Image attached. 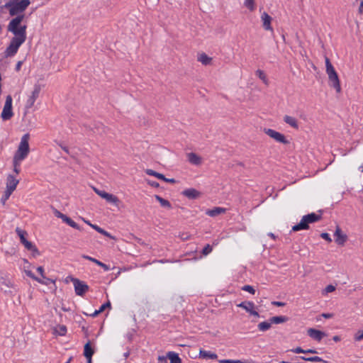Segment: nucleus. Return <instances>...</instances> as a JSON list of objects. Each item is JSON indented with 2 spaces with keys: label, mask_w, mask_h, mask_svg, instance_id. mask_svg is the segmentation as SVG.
Listing matches in <instances>:
<instances>
[{
  "label": "nucleus",
  "mask_w": 363,
  "mask_h": 363,
  "mask_svg": "<svg viewBox=\"0 0 363 363\" xmlns=\"http://www.w3.org/2000/svg\"><path fill=\"white\" fill-rule=\"evenodd\" d=\"M288 318L286 316H274L269 319L272 324H279L286 322Z\"/></svg>",
  "instance_id": "obj_28"
},
{
  "label": "nucleus",
  "mask_w": 363,
  "mask_h": 363,
  "mask_svg": "<svg viewBox=\"0 0 363 363\" xmlns=\"http://www.w3.org/2000/svg\"><path fill=\"white\" fill-rule=\"evenodd\" d=\"M264 132L271 138L274 139L275 141L287 145L289 143V141L286 140L285 135L279 132H277L271 128H264Z\"/></svg>",
  "instance_id": "obj_8"
},
{
  "label": "nucleus",
  "mask_w": 363,
  "mask_h": 363,
  "mask_svg": "<svg viewBox=\"0 0 363 363\" xmlns=\"http://www.w3.org/2000/svg\"><path fill=\"white\" fill-rule=\"evenodd\" d=\"M24 18L25 15H18L10 21L7 30L13 34L14 37L12 38L26 41L27 26L21 24Z\"/></svg>",
  "instance_id": "obj_1"
},
{
  "label": "nucleus",
  "mask_w": 363,
  "mask_h": 363,
  "mask_svg": "<svg viewBox=\"0 0 363 363\" xmlns=\"http://www.w3.org/2000/svg\"><path fill=\"white\" fill-rule=\"evenodd\" d=\"M41 91V86L39 84H35L33 86V90L31 92L30 96L28 97L26 108H30L33 106L36 99L38 98L40 92Z\"/></svg>",
  "instance_id": "obj_11"
},
{
  "label": "nucleus",
  "mask_w": 363,
  "mask_h": 363,
  "mask_svg": "<svg viewBox=\"0 0 363 363\" xmlns=\"http://www.w3.org/2000/svg\"><path fill=\"white\" fill-rule=\"evenodd\" d=\"M310 353V354H315L317 353V351L315 350L309 349L305 351V354Z\"/></svg>",
  "instance_id": "obj_60"
},
{
  "label": "nucleus",
  "mask_w": 363,
  "mask_h": 363,
  "mask_svg": "<svg viewBox=\"0 0 363 363\" xmlns=\"http://www.w3.org/2000/svg\"><path fill=\"white\" fill-rule=\"evenodd\" d=\"M272 325L271 321L269 320V322L264 321L258 324L257 328L259 330L264 332L268 330Z\"/></svg>",
  "instance_id": "obj_30"
},
{
  "label": "nucleus",
  "mask_w": 363,
  "mask_h": 363,
  "mask_svg": "<svg viewBox=\"0 0 363 363\" xmlns=\"http://www.w3.org/2000/svg\"><path fill=\"white\" fill-rule=\"evenodd\" d=\"M322 316L324 317L325 318H330L333 317V313H323Z\"/></svg>",
  "instance_id": "obj_57"
},
{
  "label": "nucleus",
  "mask_w": 363,
  "mask_h": 363,
  "mask_svg": "<svg viewBox=\"0 0 363 363\" xmlns=\"http://www.w3.org/2000/svg\"><path fill=\"white\" fill-rule=\"evenodd\" d=\"M261 20L262 21V26L266 30H273V28L271 26L272 18L267 12L262 13L261 16Z\"/></svg>",
  "instance_id": "obj_15"
},
{
  "label": "nucleus",
  "mask_w": 363,
  "mask_h": 363,
  "mask_svg": "<svg viewBox=\"0 0 363 363\" xmlns=\"http://www.w3.org/2000/svg\"><path fill=\"white\" fill-rule=\"evenodd\" d=\"M30 4V0H21L18 1H9V2L5 4V8L9 10L10 16H17L18 15H23L22 13Z\"/></svg>",
  "instance_id": "obj_2"
},
{
  "label": "nucleus",
  "mask_w": 363,
  "mask_h": 363,
  "mask_svg": "<svg viewBox=\"0 0 363 363\" xmlns=\"http://www.w3.org/2000/svg\"><path fill=\"white\" fill-rule=\"evenodd\" d=\"M82 258L85 259H87V260H89L95 264H96L98 265V263H99L101 261L94 258V257H91L90 256H88V255H83L82 256Z\"/></svg>",
  "instance_id": "obj_41"
},
{
  "label": "nucleus",
  "mask_w": 363,
  "mask_h": 363,
  "mask_svg": "<svg viewBox=\"0 0 363 363\" xmlns=\"http://www.w3.org/2000/svg\"><path fill=\"white\" fill-rule=\"evenodd\" d=\"M93 354H94V350L91 348L90 342H88L84 345V355L87 359L88 362H90V359H91Z\"/></svg>",
  "instance_id": "obj_23"
},
{
  "label": "nucleus",
  "mask_w": 363,
  "mask_h": 363,
  "mask_svg": "<svg viewBox=\"0 0 363 363\" xmlns=\"http://www.w3.org/2000/svg\"><path fill=\"white\" fill-rule=\"evenodd\" d=\"M91 227L96 230L98 233L104 235V236H106L109 238L114 239V237H113L109 233L104 230L103 228H100L97 225H91Z\"/></svg>",
  "instance_id": "obj_29"
},
{
  "label": "nucleus",
  "mask_w": 363,
  "mask_h": 363,
  "mask_svg": "<svg viewBox=\"0 0 363 363\" xmlns=\"http://www.w3.org/2000/svg\"><path fill=\"white\" fill-rule=\"evenodd\" d=\"M199 355L200 357H202L203 359H216L218 357V355L216 353H213L210 351H206L203 350H200Z\"/></svg>",
  "instance_id": "obj_24"
},
{
  "label": "nucleus",
  "mask_w": 363,
  "mask_h": 363,
  "mask_svg": "<svg viewBox=\"0 0 363 363\" xmlns=\"http://www.w3.org/2000/svg\"><path fill=\"white\" fill-rule=\"evenodd\" d=\"M98 265L102 267L105 271H108L110 269L109 267L106 265V264L100 262L98 263Z\"/></svg>",
  "instance_id": "obj_50"
},
{
  "label": "nucleus",
  "mask_w": 363,
  "mask_h": 363,
  "mask_svg": "<svg viewBox=\"0 0 363 363\" xmlns=\"http://www.w3.org/2000/svg\"><path fill=\"white\" fill-rule=\"evenodd\" d=\"M334 235L335 237V242L339 245H344L347 240V235L342 233L339 226L336 227Z\"/></svg>",
  "instance_id": "obj_14"
},
{
  "label": "nucleus",
  "mask_w": 363,
  "mask_h": 363,
  "mask_svg": "<svg viewBox=\"0 0 363 363\" xmlns=\"http://www.w3.org/2000/svg\"><path fill=\"white\" fill-rule=\"evenodd\" d=\"M54 214H55V216L56 217L60 218V216L62 214V213H61V212H60V211H59L58 210L55 209V210L54 211Z\"/></svg>",
  "instance_id": "obj_58"
},
{
  "label": "nucleus",
  "mask_w": 363,
  "mask_h": 363,
  "mask_svg": "<svg viewBox=\"0 0 363 363\" xmlns=\"http://www.w3.org/2000/svg\"><path fill=\"white\" fill-rule=\"evenodd\" d=\"M37 271L39 272V274H40V276H41L42 277L45 278V277H44V269H43V267H41V266H40V267H38L37 268Z\"/></svg>",
  "instance_id": "obj_51"
},
{
  "label": "nucleus",
  "mask_w": 363,
  "mask_h": 363,
  "mask_svg": "<svg viewBox=\"0 0 363 363\" xmlns=\"http://www.w3.org/2000/svg\"><path fill=\"white\" fill-rule=\"evenodd\" d=\"M29 138L30 135L28 133L24 134L22 136L13 159L22 162L27 157L30 152Z\"/></svg>",
  "instance_id": "obj_3"
},
{
  "label": "nucleus",
  "mask_w": 363,
  "mask_h": 363,
  "mask_svg": "<svg viewBox=\"0 0 363 363\" xmlns=\"http://www.w3.org/2000/svg\"><path fill=\"white\" fill-rule=\"evenodd\" d=\"M250 314L252 315H254L255 317H259V313L257 311H255L254 309L251 311V313Z\"/></svg>",
  "instance_id": "obj_59"
},
{
  "label": "nucleus",
  "mask_w": 363,
  "mask_h": 363,
  "mask_svg": "<svg viewBox=\"0 0 363 363\" xmlns=\"http://www.w3.org/2000/svg\"><path fill=\"white\" fill-rule=\"evenodd\" d=\"M335 290V287L333 285H328L325 289V291L326 293H330V292H333Z\"/></svg>",
  "instance_id": "obj_46"
},
{
  "label": "nucleus",
  "mask_w": 363,
  "mask_h": 363,
  "mask_svg": "<svg viewBox=\"0 0 363 363\" xmlns=\"http://www.w3.org/2000/svg\"><path fill=\"white\" fill-rule=\"evenodd\" d=\"M69 279L72 281L74 284V291L77 296H82L89 290V286L83 281L79 279L69 277Z\"/></svg>",
  "instance_id": "obj_7"
},
{
  "label": "nucleus",
  "mask_w": 363,
  "mask_h": 363,
  "mask_svg": "<svg viewBox=\"0 0 363 363\" xmlns=\"http://www.w3.org/2000/svg\"><path fill=\"white\" fill-rule=\"evenodd\" d=\"M220 363H235V360L232 359H221L219 360Z\"/></svg>",
  "instance_id": "obj_55"
},
{
  "label": "nucleus",
  "mask_w": 363,
  "mask_h": 363,
  "mask_svg": "<svg viewBox=\"0 0 363 363\" xmlns=\"http://www.w3.org/2000/svg\"><path fill=\"white\" fill-rule=\"evenodd\" d=\"M93 189L97 195L101 196L102 199H104L107 202L113 203L116 206H118L120 200L116 196L107 193L104 191L99 190L95 187H93Z\"/></svg>",
  "instance_id": "obj_9"
},
{
  "label": "nucleus",
  "mask_w": 363,
  "mask_h": 363,
  "mask_svg": "<svg viewBox=\"0 0 363 363\" xmlns=\"http://www.w3.org/2000/svg\"><path fill=\"white\" fill-rule=\"evenodd\" d=\"M333 340L335 342H339L340 340V337L337 335H335L333 337Z\"/></svg>",
  "instance_id": "obj_64"
},
{
  "label": "nucleus",
  "mask_w": 363,
  "mask_h": 363,
  "mask_svg": "<svg viewBox=\"0 0 363 363\" xmlns=\"http://www.w3.org/2000/svg\"><path fill=\"white\" fill-rule=\"evenodd\" d=\"M59 218H61L63 222L66 223L69 217L62 213Z\"/></svg>",
  "instance_id": "obj_56"
},
{
  "label": "nucleus",
  "mask_w": 363,
  "mask_h": 363,
  "mask_svg": "<svg viewBox=\"0 0 363 363\" xmlns=\"http://www.w3.org/2000/svg\"><path fill=\"white\" fill-rule=\"evenodd\" d=\"M18 183L19 180L17 179L14 175L9 174L6 178V190L13 192L16 190Z\"/></svg>",
  "instance_id": "obj_13"
},
{
  "label": "nucleus",
  "mask_w": 363,
  "mask_h": 363,
  "mask_svg": "<svg viewBox=\"0 0 363 363\" xmlns=\"http://www.w3.org/2000/svg\"><path fill=\"white\" fill-rule=\"evenodd\" d=\"M101 312V311L99 309V310H96L94 313L91 315L93 317H95L96 315H98Z\"/></svg>",
  "instance_id": "obj_63"
},
{
  "label": "nucleus",
  "mask_w": 363,
  "mask_h": 363,
  "mask_svg": "<svg viewBox=\"0 0 363 363\" xmlns=\"http://www.w3.org/2000/svg\"><path fill=\"white\" fill-rule=\"evenodd\" d=\"M60 146L61 147V148H62V150H63L66 153H67V154H69V149H68V147H66V146H63V145H60Z\"/></svg>",
  "instance_id": "obj_62"
},
{
  "label": "nucleus",
  "mask_w": 363,
  "mask_h": 363,
  "mask_svg": "<svg viewBox=\"0 0 363 363\" xmlns=\"http://www.w3.org/2000/svg\"><path fill=\"white\" fill-rule=\"evenodd\" d=\"M308 362H325L322 358L314 356L308 357Z\"/></svg>",
  "instance_id": "obj_45"
},
{
  "label": "nucleus",
  "mask_w": 363,
  "mask_h": 363,
  "mask_svg": "<svg viewBox=\"0 0 363 363\" xmlns=\"http://www.w3.org/2000/svg\"><path fill=\"white\" fill-rule=\"evenodd\" d=\"M244 5L251 11L255 9V0H245Z\"/></svg>",
  "instance_id": "obj_36"
},
{
  "label": "nucleus",
  "mask_w": 363,
  "mask_h": 363,
  "mask_svg": "<svg viewBox=\"0 0 363 363\" xmlns=\"http://www.w3.org/2000/svg\"><path fill=\"white\" fill-rule=\"evenodd\" d=\"M108 307V308L111 307V303L109 301L106 303H104L102 306H101L99 310L101 311V312H103Z\"/></svg>",
  "instance_id": "obj_49"
},
{
  "label": "nucleus",
  "mask_w": 363,
  "mask_h": 363,
  "mask_svg": "<svg viewBox=\"0 0 363 363\" xmlns=\"http://www.w3.org/2000/svg\"><path fill=\"white\" fill-rule=\"evenodd\" d=\"M226 209L221 207H215L213 209L208 210L206 214L211 217H216L221 213H225Z\"/></svg>",
  "instance_id": "obj_21"
},
{
  "label": "nucleus",
  "mask_w": 363,
  "mask_h": 363,
  "mask_svg": "<svg viewBox=\"0 0 363 363\" xmlns=\"http://www.w3.org/2000/svg\"><path fill=\"white\" fill-rule=\"evenodd\" d=\"M256 75L266 84V85H268L269 84V81H268V79L265 74V73L261 70V69H257L256 71Z\"/></svg>",
  "instance_id": "obj_33"
},
{
  "label": "nucleus",
  "mask_w": 363,
  "mask_h": 363,
  "mask_svg": "<svg viewBox=\"0 0 363 363\" xmlns=\"http://www.w3.org/2000/svg\"><path fill=\"white\" fill-rule=\"evenodd\" d=\"M321 219V216L315 213H311L303 216L299 223L292 227L293 231H298L301 230H307L309 228L308 224L315 223Z\"/></svg>",
  "instance_id": "obj_5"
},
{
  "label": "nucleus",
  "mask_w": 363,
  "mask_h": 363,
  "mask_svg": "<svg viewBox=\"0 0 363 363\" xmlns=\"http://www.w3.org/2000/svg\"><path fill=\"white\" fill-rule=\"evenodd\" d=\"M237 306L243 308L249 313L255 308V304L252 301H243L238 304Z\"/></svg>",
  "instance_id": "obj_22"
},
{
  "label": "nucleus",
  "mask_w": 363,
  "mask_h": 363,
  "mask_svg": "<svg viewBox=\"0 0 363 363\" xmlns=\"http://www.w3.org/2000/svg\"><path fill=\"white\" fill-rule=\"evenodd\" d=\"M20 40L12 38L11 40L9 45L7 47L5 51L6 57L13 56L18 51L19 47L24 43Z\"/></svg>",
  "instance_id": "obj_10"
},
{
  "label": "nucleus",
  "mask_w": 363,
  "mask_h": 363,
  "mask_svg": "<svg viewBox=\"0 0 363 363\" xmlns=\"http://www.w3.org/2000/svg\"><path fill=\"white\" fill-rule=\"evenodd\" d=\"M212 250V247L209 244H208L203 249L202 254L203 255H208L210 252H211Z\"/></svg>",
  "instance_id": "obj_40"
},
{
  "label": "nucleus",
  "mask_w": 363,
  "mask_h": 363,
  "mask_svg": "<svg viewBox=\"0 0 363 363\" xmlns=\"http://www.w3.org/2000/svg\"><path fill=\"white\" fill-rule=\"evenodd\" d=\"M66 223L74 229L79 230H81L79 225L77 223H75L74 220H72L70 218H68Z\"/></svg>",
  "instance_id": "obj_38"
},
{
  "label": "nucleus",
  "mask_w": 363,
  "mask_h": 363,
  "mask_svg": "<svg viewBox=\"0 0 363 363\" xmlns=\"http://www.w3.org/2000/svg\"><path fill=\"white\" fill-rule=\"evenodd\" d=\"M13 283L9 280L6 279L3 277L0 278V289L4 291L6 294H11V291L10 290L13 288Z\"/></svg>",
  "instance_id": "obj_16"
},
{
  "label": "nucleus",
  "mask_w": 363,
  "mask_h": 363,
  "mask_svg": "<svg viewBox=\"0 0 363 363\" xmlns=\"http://www.w3.org/2000/svg\"><path fill=\"white\" fill-rule=\"evenodd\" d=\"M284 121L286 124H288L289 125H290L291 127H292V128H294L295 129H298V121H297L296 118H295L294 117L286 115L284 117Z\"/></svg>",
  "instance_id": "obj_20"
},
{
  "label": "nucleus",
  "mask_w": 363,
  "mask_h": 363,
  "mask_svg": "<svg viewBox=\"0 0 363 363\" xmlns=\"http://www.w3.org/2000/svg\"><path fill=\"white\" fill-rule=\"evenodd\" d=\"M167 357L170 361V363H182V359L179 357L178 354L174 352H169L167 354Z\"/></svg>",
  "instance_id": "obj_25"
},
{
  "label": "nucleus",
  "mask_w": 363,
  "mask_h": 363,
  "mask_svg": "<svg viewBox=\"0 0 363 363\" xmlns=\"http://www.w3.org/2000/svg\"><path fill=\"white\" fill-rule=\"evenodd\" d=\"M25 273L26 274V275L29 277H30L31 279L35 280L36 281H38V283H40L42 284H48V281H44L43 280H41L40 279L38 278L37 277H35L33 273L30 271V270H25Z\"/></svg>",
  "instance_id": "obj_34"
},
{
  "label": "nucleus",
  "mask_w": 363,
  "mask_h": 363,
  "mask_svg": "<svg viewBox=\"0 0 363 363\" xmlns=\"http://www.w3.org/2000/svg\"><path fill=\"white\" fill-rule=\"evenodd\" d=\"M187 158L189 162L194 165H199L201 164L202 159L200 156L194 152H189L187 154Z\"/></svg>",
  "instance_id": "obj_18"
},
{
  "label": "nucleus",
  "mask_w": 363,
  "mask_h": 363,
  "mask_svg": "<svg viewBox=\"0 0 363 363\" xmlns=\"http://www.w3.org/2000/svg\"><path fill=\"white\" fill-rule=\"evenodd\" d=\"M363 339V330H359L355 335H354V340L356 341H360Z\"/></svg>",
  "instance_id": "obj_42"
},
{
  "label": "nucleus",
  "mask_w": 363,
  "mask_h": 363,
  "mask_svg": "<svg viewBox=\"0 0 363 363\" xmlns=\"http://www.w3.org/2000/svg\"><path fill=\"white\" fill-rule=\"evenodd\" d=\"M182 194L189 199H195L200 196L201 193L195 189L190 188L183 191Z\"/></svg>",
  "instance_id": "obj_17"
},
{
  "label": "nucleus",
  "mask_w": 363,
  "mask_h": 363,
  "mask_svg": "<svg viewBox=\"0 0 363 363\" xmlns=\"http://www.w3.org/2000/svg\"><path fill=\"white\" fill-rule=\"evenodd\" d=\"M325 67L330 85L335 89L337 93H340L341 91V86L338 75L328 57H325Z\"/></svg>",
  "instance_id": "obj_4"
},
{
  "label": "nucleus",
  "mask_w": 363,
  "mask_h": 363,
  "mask_svg": "<svg viewBox=\"0 0 363 363\" xmlns=\"http://www.w3.org/2000/svg\"><path fill=\"white\" fill-rule=\"evenodd\" d=\"M21 161L16 160L13 159V172L18 175L21 172Z\"/></svg>",
  "instance_id": "obj_35"
},
{
  "label": "nucleus",
  "mask_w": 363,
  "mask_h": 363,
  "mask_svg": "<svg viewBox=\"0 0 363 363\" xmlns=\"http://www.w3.org/2000/svg\"><path fill=\"white\" fill-rule=\"evenodd\" d=\"M163 180L167 182L172 183V184H174L176 182V180L174 179H167L166 177H165V179H163Z\"/></svg>",
  "instance_id": "obj_61"
},
{
  "label": "nucleus",
  "mask_w": 363,
  "mask_h": 363,
  "mask_svg": "<svg viewBox=\"0 0 363 363\" xmlns=\"http://www.w3.org/2000/svg\"><path fill=\"white\" fill-rule=\"evenodd\" d=\"M13 116L12 110V97L11 95H8L6 98V101L3 111L1 113V117L3 121H8L11 119Z\"/></svg>",
  "instance_id": "obj_6"
},
{
  "label": "nucleus",
  "mask_w": 363,
  "mask_h": 363,
  "mask_svg": "<svg viewBox=\"0 0 363 363\" xmlns=\"http://www.w3.org/2000/svg\"><path fill=\"white\" fill-rule=\"evenodd\" d=\"M242 290L245 291H247L252 294H255V290L254 289V288L250 286V285H245L242 287Z\"/></svg>",
  "instance_id": "obj_39"
},
{
  "label": "nucleus",
  "mask_w": 363,
  "mask_h": 363,
  "mask_svg": "<svg viewBox=\"0 0 363 363\" xmlns=\"http://www.w3.org/2000/svg\"><path fill=\"white\" fill-rule=\"evenodd\" d=\"M320 237L323 239L327 240L328 242H332V239H331L330 235L328 233H322L320 234Z\"/></svg>",
  "instance_id": "obj_43"
},
{
  "label": "nucleus",
  "mask_w": 363,
  "mask_h": 363,
  "mask_svg": "<svg viewBox=\"0 0 363 363\" xmlns=\"http://www.w3.org/2000/svg\"><path fill=\"white\" fill-rule=\"evenodd\" d=\"M307 333L312 339L320 342L323 337L327 336V334L323 331L316 330L315 328H309Z\"/></svg>",
  "instance_id": "obj_12"
},
{
  "label": "nucleus",
  "mask_w": 363,
  "mask_h": 363,
  "mask_svg": "<svg viewBox=\"0 0 363 363\" xmlns=\"http://www.w3.org/2000/svg\"><path fill=\"white\" fill-rule=\"evenodd\" d=\"M67 332V328L65 325H60L59 326V330H57V333L60 335H65Z\"/></svg>",
  "instance_id": "obj_44"
},
{
  "label": "nucleus",
  "mask_w": 363,
  "mask_h": 363,
  "mask_svg": "<svg viewBox=\"0 0 363 363\" xmlns=\"http://www.w3.org/2000/svg\"><path fill=\"white\" fill-rule=\"evenodd\" d=\"M272 303V305L276 306H285V303L284 302H280V301H273Z\"/></svg>",
  "instance_id": "obj_53"
},
{
  "label": "nucleus",
  "mask_w": 363,
  "mask_h": 363,
  "mask_svg": "<svg viewBox=\"0 0 363 363\" xmlns=\"http://www.w3.org/2000/svg\"><path fill=\"white\" fill-rule=\"evenodd\" d=\"M23 64V62L22 61H18L16 65V70L17 72L20 71L21 68V65Z\"/></svg>",
  "instance_id": "obj_54"
},
{
  "label": "nucleus",
  "mask_w": 363,
  "mask_h": 363,
  "mask_svg": "<svg viewBox=\"0 0 363 363\" xmlns=\"http://www.w3.org/2000/svg\"><path fill=\"white\" fill-rule=\"evenodd\" d=\"M155 197L156 200L160 203V205L162 207L167 208H172V205L169 201L162 198L161 196H160L158 195H155Z\"/></svg>",
  "instance_id": "obj_27"
},
{
  "label": "nucleus",
  "mask_w": 363,
  "mask_h": 363,
  "mask_svg": "<svg viewBox=\"0 0 363 363\" xmlns=\"http://www.w3.org/2000/svg\"><path fill=\"white\" fill-rule=\"evenodd\" d=\"M148 184H150L151 186H153V187H158L160 185H159V183L157 182H151V181H148L147 182Z\"/></svg>",
  "instance_id": "obj_52"
},
{
  "label": "nucleus",
  "mask_w": 363,
  "mask_h": 363,
  "mask_svg": "<svg viewBox=\"0 0 363 363\" xmlns=\"http://www.w3.org/2000/svg\"><path fill=\"white\" fill-rule=\"evenodd\" d=\"M198 61H199L204 65H208L211 64L212 58L208 57L206 53H201L198 57Z\"/></svg>",
  "instance_id": "obj_26"
},
{
  "label": "nucleus",
  "mask_w": 363,
  "mask_h": 363,
  "mask_svg": "<svg viewBox=\"0 0 363 363\" xmlns=\"http://www.w3.org/2000/svg\"><path fill=\"white\" fill-rule=\"evenodd\" d=\"M24 247L29 251L32 252L33 257H35L40 255V252L38 248L30 241L27 240L23 243Z\"/></svg>",
  "instance_id": "obj_19"
},
{
  "label": "nucleus",
  "mask_w": 363,
  "mask_h": 363,
  "mask_svg": "<svg viewBox=\"0 0 363 363\" xmlns=\"http://www.w3.org/2000/svg\"><path fill=\"white\" fill-rule=\"evenodd\" d=\"M305 351L306 350H303L300 347H297L295 349L291 350V352H293L294 353H297V354H299V353H304L305 354Z\"/></svg>",
  "instance_id": "obj_47"
},
{
  "label": "nucleus",
  "mask_w": 363,
  "mask_h": 363,
  "mask_svg": "<svg viewBox=\"0 0 363 363\" xmlns=\"http://www.w3.org/2000/svg\"><path fill=\"white\" fill-rule=\"evenodd\" d=\"M16 232L18 234V235L20 238L21 242L23 244L26 241H27V239L26 238V236L27 235V232L21 230L19 228H16Z\"/></svg>",
  "instance_id": "obj_31"
},
{
  "label": "nucleus",
  "mask_w": 363,
  "mask_h": 363,
  "mask_svg": "<svg viewBox=\"0 0 363 363\" xmlns=\"http://www.w3.org/2000/svg\"><path fill=\"white\" fill-rule=\"evenodd\" d=\"M179 237L183 240H186L190 238V235L188 233H182L179 235Z\"/></svg>",
  "instance_id": "obj_48"
},
{
  "label": "nucleus",
  "mask_w": 363,
  "mask_h": 363,
  "mask_svg": "<svg viewBox=\"0 0 363 363\" xmlns=\"http://www.w3.org/2000/svg\"><path fill=\"white\" fill-rule=\"evenodd\" d=\"M145 172L147 174L150 175V176H154L159 179H162V180L165 179V177L164 174L158 173L152 169H147L145 170Z\"/></svg>",
  "instance_id": "obj_32"
},
{
  "label": "nucleus",
  "mask_w": 363,
  "mask_h": 363,
  "mask_svg": "<svg viewBox=\"0 0 363 363\" xmlns=\"http://www.w3.org/2000/svg\"><path fill=\"white\" fill-rule=\"evenodd\" d=\"M13 192L9 190H5L4 194L1 199V202L3 205L6 203V201L9 199L10 196Z\"/></svg>",
  "instance_id": "obj_37"
}]
</instances>
